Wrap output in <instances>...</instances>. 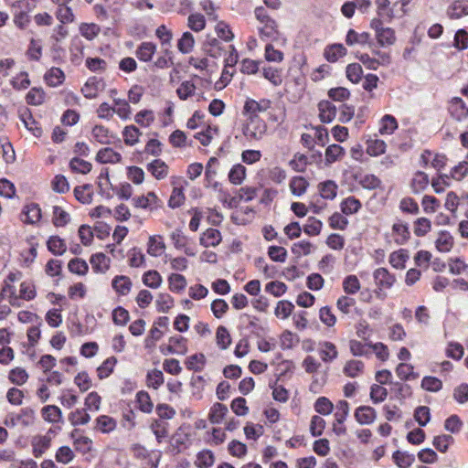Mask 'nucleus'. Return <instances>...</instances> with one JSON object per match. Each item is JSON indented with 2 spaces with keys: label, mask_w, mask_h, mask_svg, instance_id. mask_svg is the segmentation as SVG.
<instances>
[{
  "label": "nucleus",
  "mask_w": 468,
  "mask_h": 468,
  "mask_svg": "<svg viewBox=\"0 0 468 468\" xmlns=\"http://www.w3.org/2000/svg\"><path fill=\"white\" fill-rule=\"evenodd\" d=\"M32 454L41 457L51 446V438L48 435H36L31 440Z\"/></svg>",
  "instance_id": "nucleus-9"
},
{
  "label": "nucleus",
  "mask_w": 468,
  "mask_h": 468,
  "mask_svg": "<svg viewBox=\"0 0 468 468\" xmlns=\"http://www.w3.org/2000/svg\"><path fill=\"white\" fill-rule=\"evenodd\" d=\"M346 48L342 44H333L324 49V58L329 62H335L346 55Z\"/></svg>",
  "instance_id": "nucleus-32"
},
{
  "label": "nucleus",
  "mask_w": 468,
  "mask_h": 468,
  "mask_svg": "<svg viewBox=\"0 0 468 468\" xmlns=\"http://www.w3.org/2000/svg\"><path fill=\"white\" fill-rule=\"evenodd\" d=\"M354 416L359 424L369 425L377 419V411L370 406H360L355 410Z\"/></svg>",
  "instance_id": "nucleus-10"
},
{
  "label": "nucleus",
  "mask_w": 468,
  "mask_h": 468,
  "mask_svg": "<svg viewBox=\"0 0 468 468\" xmlns=\"http://www.w3.org/2000/svg\"><path fill=\"white\" fill-rule=\"evenodd\" d=\"M79 32L87 40H93L101 33V27L95 23H80Z\"/></svg>",
  "instance_id": "nucleus-39"
},
{
  "label": "nucleus",
  "mask_w": 468,
  "mask_h": 468,
  "mask_svg": "<svg viewBox=\"0 0 468 468\" xmlns=\"http://www.w3.org/2000/svg\"><path fill=\"white\" fill-rule=\"evenodd\" d=\"M373 279L376 285L375 293L381 299L387 297L386 291L390 290L397 282L396 276L384 267L373 271Z\"/></svg>",
  "instance_id": "nucleus-2"
},
{
  "label": "nucleus",
  "mask_w": 468,
  "mask_h": 468,
  "mask_svg": "<svg viewBox=\"0 0 468 468\" xmlns=\"http://www.w3.org/2000/svg\"><path fill=\"white\" fill-rule=\"evenodd\" d=\"M242 133L247 140L261 141L268 133V124L261 117H245V122L242 125Z\"/></svg>",
  "instance_id": "nucleus-1"
},
{
  "label": "nucleus",
  "mask_w": 468,
  "mask_h": 468,
  "mask_svg": "<svg viewBox=\"0 0 468 468\" xmlns=\"http://www.w3.org/2000/svg\"><path fill=\"white\" fill-rule=\"evenodd\" d=\"M37 296L36 286L30 281L22 282L19 285L18 303L31 301Z\"/></svg>",
  "instance_id": "nucleus-31"
},
{
  "label": "nucleus",
  "mask_w": 468,
  "mask_h": 468,
  "mask_svg": "<svg viewBox=\"0 0 468 468\" xmlns=\"http://www.w3.org/2000/svg\"><path fill=\"white\" fill-rule=\"evenodd\" d=\"M36 421V411L28 407L23 408L18 413H12L5 419V425L7 427L21 426L23 428L34 425Z\"/></svg>",
  "instance_id": "nucleus-3"
},
{
  "label": "nucleus",
  "mask_w": 468,
  "mask_h": 468,
  "mask_svg": "<svg viewBox=\"0 0 468 468\" xmlns=\"http://www.w3.org/2000/svg\"><path fill=\"white\" fill-rule=\"evenodd\" d=\"M454 244L453 237L448 231H440L435 240V246L441 252L450 251Z\"/></svg>",
  "instance_id": "nucleus-26"
},
{
  "label": "nucleus",
  "mask_w": 468,
  "mask_h": 468,
  "mask_svg": "<svg viewBox=\"0 0 468 468\" xmlns=\"http://www.w3.org/2000/svg\"><path fill=\"white\" fill-rule=\"evenodd\" d=\"M20 120L22 121L24 126L32 133V134L36 137H39L42 134V130L38 126V123L32 117L31 113L28 110H25L20 112Z\"/></svg>",
  "instance_id": "nucleus-27"
},
{
  "label": "nucleus",
  "mask_w": 468,
  "mask_h": 468,
  "mask_svg": "<svg viewBox=\"0 0 468 468\" xmlns=\"http://www.w3.org/2000/svg\"><path fill=\"white\" fill-rule=\"evenodd\" d=\"M431 230V221L424 217L413 222V232L417 237H424Z\"/></svg>",
  "instance_id": "nucleus-51"
},
{
  "label": "nucleus",
  "mask_w": 468,
  "mask_h": 468,
  "mask_svg": "<svg viewBox=\"0 0 468 468\" xmlns=\"http://www.w3.org/2000/svg\"><path fill=\"white\" fill-rule=\"evenodd\" d=\"M163 282L162 276L157 271H148L143 275V282L145 286L157 289Z\"/></svg>",
  "instance_id": "nucleus-57"
},
{
  "label": "nucleus",
  "mask_w": 468,
  "mask_h": 468,
  "mask_svg": "<svg viewBox=\"0 0 468 468\" xmlns=\"http://www.w3.org/2000/svg\"><path fill=\"white\" fill-rule=\"evenodd\" d=\"M167 281L169 290L173 292H181L186 289L187 284L185 276L178 273H172L169 275Z\"/></svg>",
  "instance_id": "nucleus-48"
},
{
  "label": "nucleus",
  "mask_w": 468,
  "mask_h": 468,
  "mask_svg": "<svg viewBox=\"0 0 468 468\" xmlns=\"http://www.w3.org/2000/svg\"><path fill=\"white\" fill-rule=\"evenodd\" d=\"M92 137L100 144H110L112 140V135L110 133L108 128L102 125H96L91 132Z\"/></svg>",
  "instance_id": "nucleus-58"
},
{
  "label": "nucleus",
  "mask_w": 468,
  "mask_h": 468,
  "mask_svg": "<svg viewBox=\"0 0 468 468\" xmlns=\"http://www.w3.org/2000/svg\"><path fill=\"white\" fill-rule=\"evenodd\" d=\"M68 420L72 426L86 425L90 421V416L84 408L76 409L69 414Z\"/></svg>",
  "instance_id": "nucleus-34"
},
{
  "label": "nucleus",
  "mask_w": 468,
  "mask_h": 468,
  "mask_svg": "<svg viewBox=\"0 0 468 468\" xmlns=\"http://www.w3.org/2000/svg\"><path fill=\"white\" fill-rule=\"evenodd\" d=\"M156 52V45L153 42H142L136 51V58L143 62H149L152 60L154 53Z\"/></svg>",
  "instance_id": "nucleus-17"
},
{
  "label": "nucleus",
  "mask_w": 468,
  "mask_h": 468,
  "mask_svg": "<svg viewBox=\"0 0 468 468\" xmlns=\"http://www.w3.org/2000/svg\"><path fill=\"white\" fill-rule=\"evenodd\" d=\"M128 263L132 268L145 266V256L141 249L134 247L128 251Z\"/></svg>",
  "instance_id": "nucleus-42"
},
{
  "label": "nucleus",
  "mask_w": 468,
  "mask_h": 468,
  "mask_svg": "<svg viewBox=\"0 0 468 468\" xmlns=\"http://www.w3.org/2000/svg\"><path fill=\"white\" fill-rule=\"evenodd\" d=\"M195 43L196 40L193 34L189 31H186L177 40V48L179 52L183 54H188L193 50Z\"/></svg>",
  "instance_id": "nucleus-37"
},
{
  "label": "nucleus",
  "mask_w": 468,
  "mask_h": 468,
  "mask_svg": "<svg viewBox=\"0 0 468 468\" xmlns=\"http://www.w3.org/2000/svg\"><path fill=\"white\" fill-rule=\"evenodd\" d=\"M364 370V363L360 360H349L346 363L343 368V372L349 378L359 377Z\"/></svg>",
  "instance_id": "nucleus-43"
},
{
  "label": "nucleus",
  "mask_w": 468,
  "mask_h": 468,
  "mask_svg": "<svg viewBox=\"0 0 468 468\" xmlns=\"http://www.w3.org/2000/svg\"><path fill=\"white\" fill-rule=\"evenodd\" d=\"M132 285L131 279L124 275L116 276L112 282L113 290L121 295H127L131 292Z\"/></svg>",
  "instance_id": "nucleus-29"
},
{
  "label": "nucleus",
  "mask_w": 468,
  "mask_h": 468,
  "mask_svg": "<svg viewBox=\"0 0 468 468\" xmlns=\"http://www.w3.org/2000/svg\"><path fill=\"white\" fill-rule=\"evenodd\" d=\"M70 221L69 213L59 205L52 207V223L57 228L65 227Z\"/></svg>",
  "instance_id": "nucleus-23"
},
{
  "label": "nucleus",
  "mask_w": 468,
  "mask_h": 468,
  "mask_svg": "<svg viewBox=\"0 0 468 468\" xmlns=\"http://www.w3.org/2000/svg\"><path fill=\"white\" fill-rule=\"evenodd\" d=\"M308 185L303 176H294L290 182V189L292 195L300 197L305 193Z\"/></svg>",
  "instance_id": "nucleus-62"
},
{
  "label": "nucleus",
  "mask_w": 468,
  "mask_h": 468,
  "mask_svg": "<svg viewBox=\"0 0 468 468\" xmlns=\"http://www.w3.org/2000/svg\"><path fill=\"white\" fill-rule=\"evenodd\" d=\"M147 170L156 180H163L169 175V166L161 159H154L149 163Z\"/></svg>",
  "instance_id": "nucleus-13"
},
{
  "label": "nucleus",
  "mask_w": 468,
  "mask_h": 468,
  "mask_svg": "<svg viewBox=\"0 0 468 468\" xmlns=\"http://www.w3.org/2000/svg\"><path fill=\"white\" fill-rule=\"evenodd\" d=\"M117 363V359L114 356L108 357L103 363L97 368L98 378L103 379L108 378L113 371L114 367Z\"/></svg>",
  "instance_id": "nucleus-63"
},
{
  "label": "nucleus",
  "mask_w": 468,
  "mask_h": 468,
  "mask_svg": "<svg viewBox=\"0 0 468 468\" xmlns=\"http://www.w3.org/2000/svg\"><path fill=\"white\" fill-rule=\"evenodd\" d=\"M449 110L451 114L458 121L468 117V108L466 107L464 101L459 97H454L452 99Z\"/></svg>",
  "instance_id": "nucleus-22"
},
{
  "label": "nucleus",
  "mask_w": 468,
  "mask_h": 468,
  "mask_svg": "<svg viewBox=\"0 0 468 468\" xmlns=\"http://www.w3.org/2000/svg\"><path fill=\"white\" fill-rule=\"evenodd\" d=\"M318 354L324 363H331L338 356L336 346L329 341H323L319 343Z\"/></svg>",
  "instance_id": "nucleus-11"
},
{
  "label": "nucleus",
  "mask_w": 468,
  "mask_h": 468,
  "mask_svg": "<svg viewBox=\"0 0 468 468\" xmlns=\"http://www.w3.org/2000/svg\"><path fill=\"white\" fill-rule=\"evenodd\" d=\"M156 309L159 313H168L175 305L174 298L166 292H161L155 300Z\"/></svg>",
  "instance_id": "nucleus-38"
},
{
  "label": "nucleus",
  "mask_w": 468,
  "mask_h": 468,
  "mask_svg": "<svg viewBox=\"0 0 468 468\" xmlns=\"http://www.w3.org/2000/svg\"><path fill=\"white\" fill-rule=\"evenodd\" d=\"M216 341L218 346L222 350L227 349L230 346L231 337L225 326L220 325L218 327L216 332Z\"/></svg>",
  "instance_id": "nucleus-61"
},
{
  "label": "nucleus",
  "mask_w": 468,
  "mask_h": 468,
  "mask_svg": "<svg viewBox=\"0 0 468 468\" xmlns=\"http://www.w3.org/2000/svg\"><path fill=\"white\" fill-rule=\"evenodd\" d=\"M133 453L137 459L147 460L150 464L149 468H157L161 458L160 452H149L145 447L139 444L133 447Z\"/></svg>",
  "instance_id": "nucleus-8"
},
{
  "label": "nucleus",
  "mask_w": 468,
  "mask_h": 468,
  "mask_svg": "<svg viewBox=\"0 0 468 468\" xmlns=\"http://www.w3.org/2000/svg\"><path fill=\"white\" fill-rule=\"evenodd\" d=\"M43 420L48 423H60L63 421L61 410L55 405H48L41 409Z\"/></svg>",
  "instance_id": "nucleus-18"
},
{
  "label": "nucleus",
  "mask_w": 468,
  "mask_h": 468,
  "mask_svg": "<svg viewBox=\"0 0 468 468\" xmlns=\"http://www.w3.org/2000/svg\"><path fill=\"white\" fill-rule=\"evenodd\" d=\"M207 25L205 16L200 13H193L187 18V27L194 32L198 33L205 29Z\"/></svg>",
  "instance_id": "nucleus-49"
},
{
  "label": "nucleus",
  "mask_w": 468,
  "mask_h": 468,
  "mask_svg": "<svg viewBox=\"0 0 468 468\" xmlns=\"http://www.w3.org/2000/svg\"><path fill=\"white\" fill-rule=\"evenodd\" d=\"M410 255L406 250H399L396 251H393L389 255V264L398 270H403L406 267V262L409 260Z\"/></svg>",
  "instance_id": "nucleus-33"
},
{
  "label": "nucleus",
  "mask_w": 468,
  "mask_h": 468,
  "mask_svg": "<svg viewBox=\"0 0 468 468\" xmlns=\"http://www.w3.org/2000/svg\"><path fill=\"white\" fill-rule=\"evenodd\" d=\"M206 364V357L203 354H195L188 356L186 360V366L187 369L196 372L203 370Z\"/></svg>",
  "instance_id": "nucleus-55"
},
{
  "label": "nucleus",
  "mask_w": 468,
  "mask_h": 468,
  "mask_svg": "<svg viewBox=\"0 0 468 468\" xmlns=\"http://www.w3.org/2000/svg\"><path fill=\"white\" fill-rule=\"evenodd\" d=\"M141 134L142 133L136 126H126L122 132L123 141L127 145H134L138 143Z\"/></svg>",
  "instance_id": "nucleus-59"
},
{
  "label": "nucleus",
  "mask_w": 468,
  "mask_h": 468,
  "mask_svg": "<svg viewBox=\"0 0 468 468\" xmlns=\"http://www.w3.org/2000/svg\"><path fill=\"white\" fill-rule=\"evenodd\" d=\"M345 154V149L339 144H330L325 150V163L331 165Z\"/></svg>",
  "instance_id": "nucleus-56"
},
{
  "label": "nucleus",
  "mask_w": 468,
  "mask_h": 468,
  "mask_svg": "<svg viewBox=\"0 0 468 468\" xmlns=\"http://www.w3.org/2000/svg\"><path fill=\"white\" fill-rule=\"evenodd\" d=\"M48 250L54 255H63L67 250V244L59 236H50L47 241Z\"/></svg>",
  "instance_id": "nucleus-35"
},
{
  "label": "nucleus",
  "mask_w": 468,
  "mask_h": 468,
  "mask_svg": "<svg viewBox=\"0 0 468 468\" xmlns=\"http://www.w3.org/2000/svg\"><path fill=\"white\" fill-rule=\"evenodd\" d=\"M228 411L226 405L217 402L211 407L208 419L211 423L218 424L223 420Z\"/></svg>",
  "instance_id": "nucleus-44"
},
{
  "label": "nucleus",
  "mask_w": 468,
  "mask_h": 468,
  "mask_svg": "<svg viewBox=\"0 0 468 468\" xmlns=\"http://www.w3.org/2000/svg\"><path fill=\"white\" fill-rule=\"evenodd\" d=\"M386 143L380 139H370L367 141V153L371 156H378L386 152Z\"/></svg>",
  "instance_id": "nucleus-53"
},
{
  "label": "nucleus",
  "mask_w": 468,
  "mask_h": 468,
  "mask_svg": "<svg viewBox=\"0 0 468 468\" xmlns=\"http://www.w3.org/2000/svg\"><path fill=\"white\" fill-rule=\"evenodd\" d=\"M113 113L117 114L122 120H127L131 115V107L125 100L114 98Z\"/></svg>",
  "instance_id": "nucleus-47"
},
{
  "label": "nucleus",
  "mask_w": 468,
  "mask_h": 468,
  "mask_svg": "<svg viewBox=\"0 0 468 468\" xmlns=\"http://www.w3.org/2000/svg\"><path fill=\"white\" fill-rule=\"evenodd\" d=\"M170 353L184 355L187 351L186 339L182 335H175L169 338Z\"/></svg>",
  "instance_id": "nucleus-54"
},
{
  "label": "nucleus",
  "mask_w": 468,
  "mask_h": 468,
  "mask_svg": "<svg viewBox=\"0 0 468 468\" xmlns=\"http://www.w3.org/2000/svg\"><path fill=\"white\" fill-rule=\"evenodd\" d=\"M69 271L80 276H84L89 271L87 262L80 258L72 259L68 264Z\"/></svg>",
  "instance_id": "nucleus-60"
},
{
  "label": "nucleus",
  "mask_w": 468,
  "mask_h": 468,
  "mask_svg": "<svg viewBox=\"0 0 468 468\" xmlns=\"http://www.w3.org/2000/svg\"><path fill=\"white\" fill-rule=\"evenodd\" d=\"M90 262L95 272L104 273L110 268L111 261L103 253H96L90 257Z\"/></svg>",
  "instance_id": "nucleus-30"
},
{
  "label": "nucleus",
  "mask_w": 468,
  "mask_h": 468,
  "mask_svg": "<svg viewBox=\"0 0 468 468\" xmlns=\"http://www.w3.org/2000/svg\"><path fill=\"white\" fill-rule=\"evenodd\" d=\"M271 101L267 99L256 101L248 98L244 103L243 115L245 117H260L259 113L265 112L271 108Z\"/></svg>",
  "instance_id": "nucleus-6"
},
{
  "label": "nucleus",
  "mask_w": 468,
  "mask_h": 468,
  "mask_svg": "<svg viewBox=\"0 0 468 468\" xmlns=\"http://www.w3.org/2000/svg\"><path fill=\"white\" fill-rule=\"evenodd\" d=\"M421 160L424 164L431 163V166L437 170H441L445 166L446 157L442 154H433L430 151H425L421 154Z\"/></svg>",
  "instance_id": "nucleus-41"
},
{
  "label": "nucleus",
  "mask_w": 468,
  "mask_h": 468,
  "mask_svg": "<svg viewBox=\"0 0 468 468\" xmlns=\"http://www.w3.org/2000/svg\"><path fill=\"white\" fill-rule=\"evenodd\" d=\"M398 128V122L394 116L386 114L382 117L379 125L380 134H391Z\"/></svg>",
  "instance_id": "nucleus-52"
},
{
  "label": "nucleus",
  "mask_w": 468,
  "mask_h": 468,
  "mask_svg": "<svg viewBox=\"0 0 468 468\" xmlns=\"http://www.w3.org/2000/svg\"><path fill=\"white\" fill-rule=\"evenodd\" d=\"M319 119L322 122L330 123L336 116V108L329 101H322L318 104Z\"/></svg>",
  "instance_id": "nucleus-14"
},
{
  "label": "nucleus",
  "mask_w": 468,
  "mask_h": 468,
  "mask_svg": "<svg viewBox=\"0 0 468 468\" xmlns=\"http://www.w3.org/2000/svg\"><path fill=\"white\" fill-rule=\"evenodd\" d=\"M69 4V3H63L56 8V18L61 24H72L76 21V16Z\"/></svg>",
  "instance_id": "nucleus-20"
},
{
  "label": "nucleus",
  "mask_w": 468,
  "mask_h": 468,
  "mask_svg": "<svg viewBox=\"0 0 468 468\" xmlns=\"http://www.w3.org/2000/svg\"><path fill=\"white\" fill-rule=\"evenodd\" d=\"M392 232L395 242L399 245L406 243L410 237L408 224L401 221L393 224Z\"/></svg>",
  "instance_id": "nucleus-21"
},
{
  "label": "nucleus",
  "mask_w": 468,
  "mask_h": 468,
  "mask_svg": "<svg viewBox=\"0 0 468 468\" xmlns=\"http://www.w3.org/2000/svg\"><path fill=\"white\" fill-rule=\"evenodd\" d=\"M375 37L378 45L381 47L391 46L396 41L395 31L390 27H385L379 32L378 31Z\"/></svg>",
  "instance_id": "nucleus-45"
},
{
  "label": "nucleus",
  "mask_w": 468,
  "mask_h": 468,
  "mask_svg": "<svg viewBox=\"0 0 468 468\" xmlns=\"http://www.w3.org/2000/svg\"><path fill=\"white\" fill-rule=\"evenodd\" d=\"M447 14L452 19L461 18L468 15V0H457L448 8Z\"/></svg>",
  "instance_id": "nucleus-28"
},
{
  "label": "nucleus",
  "mask_w": 468,
  "mask_h": 468,
  "mask_svg": "<svg viewBox=\"0 0 468 468\" xmlns=\"http://www.w3.org/2000/svg\"><path fill=\"white\" fill-rule=\"evenodd\" d=\"M294 309V305L286 300H282L277 303L274 310V314L278 318L286 319L288 318Z\"/></svg>",
  "instance_id": "nucleus-64"
},
{
  "label": "nucleus",
  "mask_w": 468,
  "mask_h": 468,
  "mask_svg": "<svg viewBox=\"0 0 468 468\" xmlns=\"http://www.w3.org/2000/svg\"><path fill=\"white\" fill-rule=\"evenodd\" d=\"M165 250L164 239L160 235L150 236L147 242V253L153 257L161 256Z\"/></svg>",
  "instance_id": "nucleus-19"
},
{
  "label": "nucleus",
  "mask_w": 468,
  "mask_h": 468,
  "mask_svg": "<svg viewBox=\"0 0 468 468\" xmlns=\"http://www.w3.org/2000/svg\"><path fill=\"white\" fill-rule=\"evenodd\" d=\"M45 80L50 87H58L65 80L64 72L59 68L53 67L45 74Z\"/></svg>",
  "instance_id": "nucleus-36"
},
{
  "label": "nucleus",
  "mask_w": 468,
  "mask_h": 468,
  "mask_svg": "<svg viewBox=\"0 0 468 468\" xmlns=\"http://www.w3.org/2000/svg\"><path fill=\"white\" fill-rule=\"evenodd\" d=\"M259 34L263 40H273L278 38V26L273 19L266 20L265 23L260 24Z\"/></svg>",
  "instance_id": "nucleus-15"
},
{
  "label": "nucleus",
  "mask_w": 468,
  "mask_h": 468,
  "mask_svg": "<svg viewBox=\"0 0 468 468\" xmlns=\"http://www.w3.org/2000/svg\"><path fill=\"white\" fill-rule=\"evenodd\" d=\"M159 198L154 192H148L146 196H139L133 198L134 207L153 210L159 205Z\"/></svg>",
  "instance_id": "nucleus-12"
},
{
  "label": "nucleus",
  "mask_w": 468,
  "mask_h": 468,
  "mask_svg": "<svg viewBox=\"0 0 468 468\" xmlns=\"http://www.w3.org/2000/svg\"><path fill=\"white\" fill-rule=\"evenodd\" d=\"M170 238L176 249L183 250L187 256H196L197 250L189 245L188 238L183 233L181 229H175L171 233Z\"/></svg>",
  "instance_id": "nucleus-7"
},
{
  "label": "nucleus",
  "mask_w": 468,
  "mask_h": 468,
  "mask_svg": "<svg viewBox=\"0 0 468 468\" xmlns=\"http://www.w3.org/2000/svg\"><path fill=\"white\" fill-rule=\"evenodd\" d=\"M96 160L101 164H116L121 162L122 155L112 148L105 147L97 153Z\"/></svg>",
  "instance_id": "nucleus-25"
},
{
  "label": "nucleus",
  "mask_w": 468,
  "mask_h": 468,
  "mask_svg": "<svg viewBox=\"0 0 468 468\" xmlns=\"http://www.w3.org/2000/svg\"><path fill=\"white\" fill-rule=\"evenodd\" d=\"M346 45L352 47L354 45H369L371 46L370 35L367 32L357 33L354 29H349L346 37Z\"/></svg>",
  "instance_id": "nucleus-16"
},
{
  "label": "nucleus",
  "mask_w": 468,
  "mask_h": 468,
  "mask_svg": "<svg viewBox=\"0 0 468 468\" xmlns=\"http://www.w3.org/2000/svg\"><path fill=\"white\" fill-rule=\"evenodd\" d=\"M116 420L107 415H101L96 419V428L102 433H109L115 430Z\"/></svg>",
  "instance_id": "nucleus-50"
},
{
  "label": "nucleus",
  "mask_w": 468,
  "mask_h": 468,
  "mask_svg": "<svg viewBox=\"0 0 468 468\" xmlns=\"http://www.w3.org/2000/svg\"><path fill=\"white\" fill-rule=\"evenodd\" d=\"M337 188V185L332 180L322 182L318 186L321 197L323 198L330 200L334 199L336 197Z\"/></svg>",
  "instance_id": "nucleus-46"
},
{
  "label": "nucleus",
  "mask_w": 468,
  "mask_h": 468,
  "mask_svg": "<svg viewBox=\"0 0 468 468\" xmlns=\"http://www.w3.org/2000/svg\"><path fill=\"white\" fill-rule=\"evenodd\" d=\"M429 185V176L424 172H417L410 183L411 191L419 194L423 191Z\"/></svg>",
  "instance_id": "nucleus-40"
},
{
  "label": "nucleus",
  "mask_w": 468,
  "mask_h": 468,
  "mask_svg": "<svg viewBox=\"0 0 468 468\" xmlns=\"http://www.w3.org/2000/svg\"><path fill=\"white\" fill-rule=\"evenodd\" d=\"M21 272H10L3 282L2 292L4 298L6 299L10 305L14 307H21L22 303H18V293L14 282L20 280Z\"/></svg>",
  "instance_id": "nucleus-4"
},
{
  "label": "nucleus",
  "mask_w": 468,
  "mask_h": 468,
  "mask_svg": "<svg viewBox=\"0 0 468 468\" xmlns=\"http://www.w3.org/2000/svg\"><path fill=\"white\" fill-rule=\"evenodd\" d=\"M221 234L216 229H207L203 234L200 236L199 242L202 246L208 247H216L221 242Z\"/></svg>",
  "instance_id": "nucleus-24"
},
{
  "label": "nucleus",
  "mask_w": 468,
  "mask_h": 468,
  "mask_svg": "<svg viewBox=\"0 0 468 468\" xmlns=\"http://www.w3.org/2000/svg\"><path fill=\"white\" fill-rule=\"evenodd\" d=\"M42 219V211L38 204L31 202L23 206L20 220L27 225L37 226Z\"/></svg>",
  "instance_id": "nucleus-5"
}]
</instances>
